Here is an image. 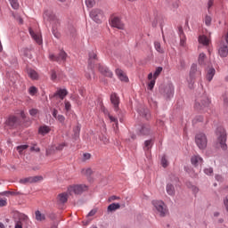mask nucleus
Here are the masks:
<instances>
[{
    "label": "nucleus",
    "mask_w": 228,
    "mask_h": 228,
    "mask_svg": "<svg viewBox=\"0 0 228 228\" xmlns=\"http://www.w3.org/2000/svg\"><path fill=\"white\" fill-rule=\"evenodd\" d=\"M44 20L52 24V33L55 38H60L61 35L58 32V27L60 26V20L56 18V14L52 11H45L44 12Z\"/></svg>",
    "instance_id": "1"
},
{
    "label": "nucleus",
    "mask_w": 228,
    "mask_h": 228,
    "mask_svg": "<svg viewBox=\"0 0 228 228\" xmlns=\"http://www.w3.org/2000/svg\"><path fill=\"white\" fill-rule=\"evenodd\" d=\"M216 135L217 136L216 145L223 151H227V132L224 126H219L216 130Z\"/></svg>",
    "instance_id": "2"
},
{
    "label": "nucleus",
    "mask_w": 228,
    "mask_h": 228,
    "mask_svg": "<svg viewBox=\"0 0 228 228\" xmlns=\"http://www.w3.org/2000/svg\"><path fill=\"white\" fill-rule=\"evenodd\" d=\"M14 228H28L31 221L26 214L16 213L14 215Z\"/></svg>",
    "instance_id": "3"
},
{
    "label": "nucleus",
    "mask_w": 228,
    "mask_h": 228,
    "mask_svg": "<svg viewBox=\"0 0 228 228\" xmlns=\"http://www.w3.org/2000/svg\"><path fill=\"white\" fill-rule=\"evenodd\" d=\"M151 204L156 210V213L159 215V216H167V215L168 214V208H167V205H165V202H163V200H154L151 201Z\"/></svg>",
    "instance_id": "4"
},
{
    "label": "nucleus",
    "mask_w": 228,
    "mask_h": 228,
    "mask_svg": "<svg viewBox=\"0 0 228 228\" xmlns=\"http://www.w3.org/2000/svg\"><path fill=\"white\" fill-rule=\"evenodd\" d=\"M97 61V53L95 51L89 52L88 57V72L86 73V77L87 79H92V74H94V63Z\"/></svg>",
    "instance_id": "5"
},
{
    "label": "nucleus",
    "mask_w": 228,
    "mask_h": 228,
    "mask_svg": "<svg viewBox=\"0 0 228 228\" xmlns=\"http://www.w3.org/2000/svg\"><path fill=\"white\" fill-rule=\"evenodd\" d=\"M19 118L15 115L8 116L4 123L5 129H17V127H19Z\"/></svg>",
    "instance_id": "6"
},
{
    "label": "nucleus",
    "mask_w": 228,
    "mask_h": 228,
    "mask_svg": "<svg viewBox=\"0 0 228 228\" xmlns=\"http://www.w3.org/2000/svg\"><path fill=\"white\" fill-rule=\"evenodd\" d=\"M195 142L197 147H199V149H200L201 151H204V149L208 147V137L206 136V134L200 133L196 134Z\"/></svg>",
    "instance_id": "7"
},
{
    "label": "nucleus",
    "mask_w": 228,
    "mask_h": 228,
    "mask_svg": "<svg viewBox=\"0 0 228 228\" xmlns=\"http://www.w3.org/2000/svg\"><path fill=\"white\" fill-rule=\"evenodd\" d=\"M88 190V186L86 184H76V185H70L68 188V192L69 195H72V193H75V195H81L84 191H86Z\"/></svg>",
    "instance_id": "8"
},
{
    "label": "nucleus",
    "mask_w": 228,
    "mask_h": 228,
    "mask_svg": "<svg viewBox=\"0 0 228 228\" xmlns=\"http://www.w3.org/2000/svg\"><path fill=\"white\" fill-rule=\"evenodd\" d=\"M89 16L94 20L96 22V24H101L102 22V19L104 17V12L101 9H93L89 12Z\"/></svg>",
    "instance_id": "9"
},
{
    "label": "nucleus",
    "mask_w": 228,
    "mask_h": 228,
    "mask_svg": "<svg viewBox=\"0 0 228 228\" xmlns=\"http://www.w3.org/2000/svg\"><path fill=\"white\" fill-rule=\"evenodd\" d=\"M68 56L69 55L63 50H61L58 55H54V53H50L49 60H51V61H57V63H61V61H67Z\"/></svg>",
    "instance_id": "10"
},
{
    "label": "nucleus",
    "mask_w": 228,
    "mask_h": 228,
    "mask_svg": "<svg viewBox=\"0 0 228 228\" xmlns=\"http://www.w3.org/2000/svg\"><path fill=\"white\" fill-rule=\"evenodd\" d=\"M43 180H44V177L42 175H37V176H28L26 178H21L20 179L19 183L20 184H33L35 183H38Z\"/></svg>",
    "instance_id": "11"
},
{
    "label": "nucleus",
    "mask_w": 228,
    "mask_h": 228,
    "mask_svg": "<svg viewBox=\"0 0 228 228\" xmlns=\"http://www.w3.org/2000/svg\"><path fill=\"white\" fill-rule=\"evenodd\" d=\"M110 102L113 105L114 111L116 113H118L120 111V97H118V94L117 93H112L110 94Z\"/></svg>",
    "instance_id": "12"
},
{
    "label": "nucleus",
    "mask_w": 228,
    "mask_h": 228,
    "mask_svg": "<svg viewBox=\"0 0 228 228\" xmlns=\"http://www.w3.org/2000/svg\"><path fill=\"white\" fill-rule=\"evenodd\" d=\"M209 98L204 97L202 100H200V102L199 101H196L195 102V109L196 110H206L210 104Z\"/></svg>",
    "instance_id": "13"
},
{
    "label": "nucleus",
    "mask_w": 228,
    "mask_h": 228,
    "mask_svg": "<svg viewBox=\"0 0 228 228\" xmlns=\"http://www.w3.org/2000/svg\"><path fill=\"white\" fill-rule=\"evenodd\" d=\"M29 35L37 45H42L44 40L42 39V33H36L31 28H28Z\"/></svg>",
    "instance_id": "14"
},
{
    "label": "nucleus",
    "mask_w": 228,
    "mask_h": 228,
    "mask_svg": "<svg viewBox=\"0 0 228 228\" xmlns=\"http://www.w3.org/2000/svg\"><path fill=\"white\" fill-rule=\"evenodd\" d=\"M98 69H99V72L102 74V76H105V77H113V72L107 66L99 64Z\"/></svg>",
    "instance_id": "15"
},
{
    "label": "nucleus",
    "mask_w": 228,
    "mask_h": 228,
    "mask_svg": "<svg viewBox=\"0 0 228 228\" xmlns=\"http://www.w3.org/2000/svg\"><path fill=\"white\" fill-rule=\"evenodd\" d=\"M215 74H216V69H215V68L211 67L206 69L205 77L207 81H208V83H211V81H213V78L215 77Z\"/></svg>",
    "instance_id": "16"
},
{
    "label": "nucleus",
    "mask_w": 228,
    "mask_h": 228,
    "mask_svg": "<svg viewBox=\"0 0 228 228\" xmlns=\"http://www.w3.org/2000/svg\"><path fill=\"white\" fill-rule=\"evenodd\" d=\"M174 86L168 85L164 88V96L166 99H172L174 97Z\"/></svg>",
    "instance_id": "17"
},
{
    "label": "nucleus",
    "mask_w": 228,
    "mask_h": 228,
    "mask_svg": "<svg viewBox=\"0 0 228 228\" xmlns=\"http://www.w3.org/2000/svg\"><path fill=\"white\" fill-rule=\"evenodd\" d=\"M111 26L112 28H117L118 29H124V23L118 17H114L111 19Z\"/></svg>",
    "instance_id": "18"
},
{
    "label": "nucleus",
    "mask_w": 228,
    "mask_h": 228,
    "mask_svg": "<svg viewBox=\"0 0 228 228\" xmlns=\"http://www.w3.org/2000/svg\"><path fill=\"white\" fill-rule=\"evenodd\" d=\"M115 72L119 80L123 81L124 83H127L129 81V77H127V75H126L122 69H116Z\"/></svg>",
    "instance_id": "19"
},
{
    "label": "nucleus",
    "mask_w": 228,
    "mask_h": 228,
    "mask_svg": "<svg viewBox=\"0 0 228 228\" xmlns=\"http://www.w3.org/2000/svg\"><path fill=\"white\" fill-rule=\"evenodd\" d=\"M204 159L200 155H193L191 158V163L193 167H199V165H202Z\"/></svg>",
    "instance_id": "20"
},
{
    "label": "nucleus",
    "mask_w": 228,
    "mask_h": 228,
    "mask_svg": "<svg viewBox=\"0 0 228 228\" xmlns=\"http://www.w3.org/2000/svg\"><path fill=\"white\" fill-rule=\"evenodd\" d=\"M67 95H69V91H67L64 88V89H58L54 93L53 97H60L61 99V101H63V99H65V97H67Z\"/></svg>",
    "instance_id": "21"
},
{
    "label": "nucleus",
    "mask_w": 228,
    "mask_h": 228,
    "mask_svg": "<svg viewBox=\"0 0 228 228\" xmlns=\"http://www.w3.org/2000/svg\"><path fill=\"white\" fill-rule=\"evenodd\" d=\"M139 134L142 136L151 134V126L149 125H142L139 128Z\"/></svg>",
    "instance_id": "22"
},
{
    "label": "nucleus",
    "mask_w": 228,
    "mask_h": 228,
    "mask_svg": "<svg viewBox=\"0 0 228 228\" xmlns=\"http://www.w3.org/2000/svg\"><path fill=\"white\" fill-rule=\"evenodd\" d=\"M49 133H51V127H49L48 126H41L38 128V134H42V136H45V134H49Z\"/></svg>",
    "instance_id": "23"
},
{
    "label": "nucleus",
    "mask_w": 228,
    "mask_h": 228,
    "mask_svg": "<svg viewBox=\"0 0 228 228\" xmlns=\"http://www.w3.org/2000/svg\"><path fill=\"white\" fill-rule=\"evenodd\" d=\"M20 53L21 56H24V58H28L29 60H31L32 55H31V50L29 48H21L20 50Z\"/></svg>",
    "instance_id": "24"
},
{
    "label": "nucleus",
    "mask_w": 228,
    "mask_h": 228,
    "mask_svg": "<svg viewBox=\"0 0 228 228\" xmlns=\"http://www.w3.org/2000/svg\"><path fill=\"white\" fill-rule=\"evenodd\" d=\"M67 200H69V195L67 193L62 192L58 195V202H60V204H65Z\"/></svg>",
    "instance_id": "25"
},
{
    "label": "nucleus",
    "mask_w": 228,
    "mask_h": 228,
    "mask_svg": "<svg viewBox=\"0 0 228 228\" xmlns=\"http://www.w3.org/2000/svg\"><path fill=\"white\" fill-rule=\"evenodd\" d=\"M167 193L171 197L175 195V187L172 183H167L166 187Z\"/></svg>",
    "instance_id": "26"
},
{
    "label": "nucleus",
    "mask_w": 228,
    "mask_h": 228,
    "mask_svg": "<svg viewBox=\"0 0 228 228\" xmlns=\"http://www.w3.org/2000/svg\"><path fill=\"white\" fill-rule=\"evenodd\" d=\"M117 209H120V203H111L107 208L109 212L117 211Z\"/></svg>",
    "instance_id": "27"
},
{
    "label": "nucleus",
    "mask_w": 228,
    "mask_h": 228,
    "mask_svg": "<svg viewBox=\"0 0 228 228\" xmlns=\"http://www.w3.org/2000/svg\"><path fill=\"white\" fill-rule=\"evenodd\" d=\"M28 76L31 77L33 80L38 79V73L33 69H28Z\"/></svg>",
    "instance_id": "28"
},
{
    "label": "nucleus",
    "mask_w": 228,
    "mask_h": 228,
    "mask_svg": "<svg viewBox=\"0 0 228 228\" xmlns=\"http://www.w3.org/2000/svg\"><path fill=\"white\" fill-rule=\"evenodd\" d=\"M73 133L74 140H77L79 138V134L81 133V125H77V126H75V128L73 129Z\"/></svg>",
    "instance_id": "29"
},
{
    "label": "nucleus",
    "mask_w": 228,
    "mask_h": 228,
    "mask_svg": "<svg viewBox=\"0 0 228 228\" xmlns=\"http://www.w3.org/2000/svg\"><path fill=\"white\" fill-rule=\"evenodd\" d=\"M198 40L202 45H209V39L205 35L200 36Z\"/></svg>",
    "instance_id": "30"
},
{
    "label": "nucleus",
    "mask_w": 228,
    "mask_h": 228,
    "mask_svg": "<svg viewBox=\"0 0 228 228\" xmlns=\"http://www.w3.org/2000/svg\"><path fill=\"white\" fill-rule=\"evenodd\" d=\"M154 48L156 50L157 53H159L160 54H163V53H165V50L163 49V47H161V43L155 41L154 42Z\"/></svg>",
    "instance_id": "31"
},
{
    "label": "nucleus",
    "mask_w": 228,
    "mask_h": 228,
    "mask_svg": "<svg viewBox=\"0 0 228 228\" xmlns=\"http://www.w3.org/2000/svg\"><path fill=\"white\" fill-rule=\"evenodd\" d=\"M198 63L199 65H206V53H200L198 58Z\"/></svg>",
    "instance_id": "32"
},
{
    "label": "nucleus",
    "mask_w": 228,
    "mask_h": 228,
    "mask_svg": "<svg viewBox=\"0 0 228 228\" xmlns=\"http://www.w3.org/2000/svg\"><path fill=\"white\" fill-rule=\"evenodd\" d=\"M195 74H197V64L193 63L191 67V70H190V77L191 79L195 78Z\"/></svg>",
    "instance_id": "33"
},
{
    "label": "nucleus",
    "mask_w": 228,
    "mask_h": 228,
    "mask_svg": "<svg viewBox=\"0 0 228 228\" xmlns=\"http://www.w3.org/2000/svg\"><path fill=\"white\" fill-rule=\"evenodd\" d=\"M36 220L38 222H42L43 220H45V215L42 214L39 210H37L36 213Z\"/></svg>",
    "instance_id": "34"
},
{
    "label": "nucleus",
    "mask_w": 228,
    "mask_h": 228,
    "mask_svg": "<svg viewBox=\"0 0 228 228\" xmlns=\"http://www.w3.org/2000/svg\"><path fill=\"white\" fill-rule=\"evenodd\" d=\"M13 10H19V0H8Z\"/></svg>",
    "instance_id": "35"
},
{
    "label": "nucleus",
    "mask_w": 228,
    "mask_h": 228,
    "mask_svg": "<svg viewBox=\"0 0 228 228\" xmlns=\"http://www.w3.org/2000/svg\"><path fill=\"white\" fill-rule=\"evenodd\" d=\"M161 72H163V67H158L153 73V79H158V77Z\"/></svg>",
    "instance_id": "36"
},
{
    "label": "nucleus",
    "mask_w": 228,
    "mask_h": 228,
    "mask_svg": "<svg viewBox=\"0 0 228 228\" xmlns=\"http://www.w3.org/2000/svg\"><path fill=\"white\" fill-rule=\"evenodd\" d=\"M152 147V140H146L144 142V151H149V149H151Z\"/></svg>",
    "instance_id": "37"
},
{
    "label": "nucleus",
    "mask_w": 228,
    "mask_h": 228,
    "mask_svg": "<svg viewBox=\"0 0 228 228\" xmlns=\"http://www.w3.org/2000/svg\"><path fill=\"white\" fill-rule=\"evenodd\" d=\"M20 192L10 191H4L0 193V195L5 196V197H8V195H20Z\"/></svg>",
    "instance_id": "38"
},
{
    "label": "nucleus",
    "mask_w": 228,
    "mask_h": 228,
    "mask_svg": "<svg viewBox=\"0 0 228 228\" xmlns=\"http://www.w3.org/2000/svg\"><path fill=\"white\" fill-rule=\"evenodd\" d=\"M56 120H58L61 126H65V116L59 114L56 118Z\"/></svg>",
    "instance_id": "39"
},
{
    "label": "nucleus",
    "mask_w": 228,
    "mask_h": 228,
    "mask_svg": "<svg viewBox=\"0 0 228 228\" xmlns=\"http://www.w3.org/2000/svg\"><path fill=\"white\" fill-rule=\"evenodd\" d=\"M212 20H213V18H211V16L209 15L205 16L204 22L206 26H211Z\"/></svg>",
    "instance_id": "40"
},
{
    "label": "nucleus",
    "mask_w": 228,
    "mask_h": 228,
    "mask_svg": "<svg viewBox=\"0 0 228 228\" xmlns=\"http://www.w3.org/2000/svg\"><path fill=\"white\" fill-rule=\"evenodd\" d=\"M37 92H38V89L35 86H32L28 88L29 95H35Z\"/></svg>",
    "instance_id": "41"
},
{
    "label": "nucleus",
    "mask_w": 228,
    "mask_h": 228,
    "mask_svg": "<svg viewBox=\"0 0 228 228\" xmlns=\"http://www.w3.org/2000/svg\"><path fill=\"white\" fill-rule=\"evenodd\" d=\"M81 174H83L86 177H90V175H92V168L82 169Z\"/></svg>",
    "instance_id": "42"
},
{
    "label": "nucleus",
    "mask_w": 228,
    "mask_h": 228,
    "mask_svg": "<svg viewBox=\"0 0 228 228\" xmlns=\"http://www.w3.org/2000/svg\"><path fill=\"white\" fill-rule=\"evenodd\" d=\"M105 115H108L110 122H114V124H116L117 122H118V119L113 116H111V114H110V112H108V110L104 111Z\"/></svg>",
    "instance_id": "43"
},
{
    "label": "nucleus",
    "mask_w": 228,
    "mask_h": 228,
    "mask_svg": "<svg viewBox=\"0 0 228 228\" xmlns=\"http://www.w3.org/2000/svg\"><path fill=\"white\" fill-rule=\"evenodd\" d=\"M26 149H28V144H22L16 147V151H18L20 154H21L23 151H26Z\"/></svg>",
    "instance_id": "44"
},
{
    "label": "nucleus",
    "mask_w": 228,
    "mask_h": 228,
    "mask_svg": "<svg viewBox=\"0 0 228 228\" xmlns=\"http://www.w3.org/2000/svg\"><path fill=\"white\" fill-rule=\"evenodd\" d=\"M95 4V0H86V5L87 8H94Z\"/></svg>",
    "instance_id": "45"
},
{
    "label": "nucleus",
    "mask_w": 228,
    "mask_h": 228,
    "mask_svg": "<svg viewBox=\"0 0 228 228\" xmlns=\"http://www.w3.org/2000/svg\"><path fill=\"white\" fill-rule=\"evenodd\" d=\"M64 108H65L66 111H70V110L72 109V104H70V102L65 101Z\"/></svg>",
    "instance_id": "46"
},
{
    "label": "nucleus",
    "mask_w": 228,
    "mask_h": 228,
    "mask_svg": "<svg viewBox=\"0 0 228 228\" xmlns=\"http://www.w3.org/2000/svg\"><path fill=\"white\" fill-rule=\"evenodd\" d=\"M161 165L163 168H167L168 167V161L165 156L161 158Z\"/></svg>",
    "instance_id": "47"
},
{
    "label": "nucleus",
    "mask_w": 228,
    "mask_h": 228,
    "mask_svg": "<svg viewBox=\"0 0 228 228\" xmlns=\"http://www.w3.org/2000/svg\"><path fill=\"white\" fill-rule=\"evenodd\" d=\"M204 174H206V175H213V167H206Z\"/></svg>",
    "instance_id": "48"
},
{
    "label": "nucleus",
    "mask_w": 228,
    "mask_h": 228,
    "mask_svg": "<svg viewBox=\"0 0 228 228\" xmlns=\"http://www.w3.org/2000/svg\"><path fill=\"white\" fill-rule=\"evenodd\" d=\"M204 118L202 116H196L192 120L193 124H197V122H203Z\"/></svg>",
    "instance_id": "49"
},
{
    "label": "nucleus",
    "mask_w": 228,
    "mask_h": 228,
    "mask_svg": "<svg viewBox=\"0 0 228 228\" xmlns=\"http://www.w3.org/2000/svg\"><path fill=\"white\" fill-rule=\"evenodd\" d=\"M30 117H37V115H38V110L37 109H31L28 111Z\"/></svg>",
    "instance_id": "50"
},
{
    "label": "nucleus",
    "mask_w": 228,
    "mask_h": 228,
    "mask_svg": "<svg viewBox=\"0 0 228 228\" xmlns=\"http://www.w3.org/2000/svg\"><path fill=\"white\" fill-rule=\"evenodd\" d=\"M65 147H67V143L65 142H61L59 145L56 146V151H63V149H65Z\"/></svg>",
    "instance_id": "51"
},
{
    "label": "nucleus",
    "mask_w": 228,
    "mask_h": 228,
    "mask_svg": "<svg viewBox=\"0 0 228 228\" xmlns=\"http://www.w3.org/2000/svg\"><path fill=\"white\" fill-rule=\"evenodd\" d=\"M154 85H156V78L151 79L148 84L149 90H152V88H154Z\"/></svg>",
    "instance_id": "52"
},
{
    "label": "nucleus",
    "mask_w": 228,
    "mask_h": 228,
    "mask_svg": "<svg viewBox=\"0 0 228 228\" xmlns=\"http://www.w3.org/2000/svg\"><path fill=\"white\" fill-rule=\"evenodd\" d=\"M185 44H186V36L183 35L180 37V45H182V47H184Z\"/></svg>",
    "instance_id": "53"
},
{
    "label": "nucleus",
    "mask_w": 228,
    "mask_h": 228,
    "mask_svg": "<svg viewBox=\"0 0 228 228\" xmlns=\"http://www.w3.org/2000/svg\"><path fill=\"white\" fill-rule=\"evenodd\" d=\"M113 129H114L115 134H118V133H119V130H118V121L113 124Z\"/></svg>",
    "instance_id": "54"
},
{
    "label": "nucleus",
    "mask_w": 228,
    "mask_h": 228,
    "mask_svg": "<svg viewBox=\"0 0 228 228\" xmlns=\"http://www.w3.org/2000/svg\"><path fill=\"white\" fill-rule=\"evenodd\" d=\"M57 77H58V76L56 75V71L54 69H52L51 70V79H52V81H54Z\"/></svg>",
    "instance_id": "55"
},
{
    "label": "nucleus",
    "mask_w": 228,
    "mask_h": 228,
    "mask_svg": "<svg viewBox=\"0 0 228 228\" xmlns=\"http://www.w3.org/2000/svg\"><path fill=\"white\" fill-rule=\"evenodd\" d=\"M90 158H92V155L90 153H84L83 154V160L86 161L88 159H90Z\"/></svg>",
    "instance_id": "56"
},
{
    "label": "nucleus",
    "mask_w": 228,
    "mask_h": 228,
    "mask_svg": "<svg viewBox=\"0 0 228 228\" xmlns=\"http://www.w3.org/2000/svg\"><path fill=\"white\" fill-rule=\"evenodd\" d=\"M8 204V201L6 200L0 199V208H4Z\"/></svg>",
    "instance_id": "57"
},
{
    "label": "nucleus",
    "mask_w": 228,
    "mask_h": 228,
    "mask_svg": "<svg viewBox=\"0 0 228 228\" xmlns=\"http://www.w3.org/2000/svg\"><path fill=\"white\" fill-rule=\"evenodd\" d=\"M223 101H224V106H228V95L227 94H224L223 96Z\"/></svg>",
    "instance_id": "58"
},
{
    "label": "nucleus",
    "mask_w": 228,
    "mask_h": 228,
    "mask_svg": "<svg viewBox=\"0 0 228 228\" xmlns=\"http://www.w3.org/2000/svg\"><path fill=\"white\" fill-rule=\"evenodd\" d=\"M95 213H97V210L92 209L88 214L87 216H94Z\"/></svg>",
    "instance_id": "59"
},
{
    "label": "nucleus",
    "mask_w": 228,
    "mask_h": 228,
    "mask_svg": "<svg viewBox=\"0 0 228 228\" xmlns=\"http://www.w3.org/2000/svg\"><path fill=\"white\" fill-rule=\"evenodd\" d=\"M30 151L33 152V151H35V152H40V148H37V147H35V146H31L30 147Z\"/></svg>",
    "instance_id": "60"
},
{
    "label": "nucleus",
    "mask_w": 228,
    "mask_h": 228,
    "mask_svg": "<svg viewBox=\"0 0 228 228\" xmlns=\"http://www.w3.org/2000/svg\"><path fill=\"white\" fill-rule=\"evenodd\" d=\"M215 3V0H208V9L209 10V8H211V6H213Z\"/></svg>",
    "instance_id": "61"
},
{
    "label": "nucleus",
    "mask_w": 228,
    "mask_h": 228,
    "mask_svg": "<svg viewBox=\"0 0 228 228\" xmlns=\"http://www.w3.org/2000/svg\"><path fill=\"white\" fill-rule=\"evenodd\" d=\"M122 115H123L122 111L119 110L118 112V116L119 117V122H121V123L124 122V118H122Z\"/></svg>",
    "instance_id": "62"
},
{
    "label": "nucleus",
    "mask_w": 228,
    "mask_h": 228,
    "mask_svg": "<svg viewBox=\"0 0 228 228\" xmlns=\"http://www.w3.org/2000/svg\"><path fill=\"white\" fill-rule=\"evenodd\" d=\"M52 115H53V118H58V110L56 109H54Z\"/></svg>",
    "instance_id": "63"
},
{
    "label": "nucleus",
    "mask_w": 228,
    "mask_h": 228,
    "mask_svg": "<svg viewBox=\"0 0 228 228\" xmlns=\"http://www.w3.org/2000/svg\"><path fill=\"white\" fill-rule=\"evenodd\" d=\"M178 35H179L180 37H183V35H184V32L183 31V28L182 27H180L178 28Z\"/></svg>",
    "instance_id": "64"
}]
</instances>
